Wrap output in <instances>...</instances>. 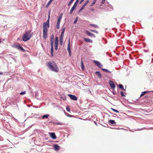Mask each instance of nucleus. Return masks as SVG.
<instances>
[{
	"mask_svg": "<svg viewBox=\"0 0 153 153\" xmlns=\"http://www.w3.org/2000/svg\"><path fill=\"white\" fill-rule=\"evenodd\" d=\"M95 4V3L94 2H93L90 5V6L92 7Z\"/></svg>",
	"mask_w": 153,
	"mask_h": 153,
	"instance_id": "nucleus-46",
	"label": "nucleus"
},
{
	"mask_svg": "<svg viewBox=\"0 0 153 153\" xmlns=\"http://www.w3.org/2000/svg\"><path fill=\"white\" fill-rule=\"evenodd\" d=\"M94 122L97 126V122H96L95 121H94Z\"/></svg>",
	"mask_w": 153,
	"mask_h": 153,
	"instance_id": "nucleus-60",
	"label": "nucleus"
},
{
	"mask_svg": "<svg viewBox=\"0 0 153 153\" xmlns=\"http://www.w3.org/2000/svg\"><path fill=\"white\" fill-rule=\"evenodd\" d=\"M54 35L52 34L50 37V40H54Z\"/></svg>",
	"mask_w": 153,
	"mask_h": 153,
	"instance_id": "nucleus-42",
	"label": "nucleus"
},
{
	"mask_svg": "<svg viewBox=\"0 0 153 153\" xmlns=\"http://www.w3.org/2000/svg\"><path fill=\"white\" fill-rule=\"evenodd\" d=\"M89 25L91 26H92L98 28H99V26L97 25L96 24H90Z\"/></svg>",
	"mask_w": 153,
	"mask_h": 153,
	"instance_id": "nucleus-23",
	"label": "nucleus"
},
{
	"mask_svg": "<svg viewBox=\"0 0 153 153\" xmlns=\"http://www.w3.org/2000/svg\"><path fill=\"white\" fill-rule=\"evenodd\" d=\"M112 94H113L114 95H116V93H115V92H114V91H113V92H112Z\"/></svg>",
	"mask_w": 153,
	"mask_h": 153,
	"instance_id": "nucleus-59",
	"label": "nucleus"
},
{
	"mask_svg": "<svg viewBox=\"0 0 153 153\" xmlns=\"http://www.w3.org/2000/svg\"><path fill=\"white\" fill-rule=\"evenodd\" d=\"M67 97L66 96L64 95L63 97H61V98L62 99V98H64L63 97H64V99H66V97Z\"/></svg>",
	"mask_w": 153,
	"mask_h": 153,
	"instance_id": "nucleus-52",
	"label": "nucleus"
},
{
	"mask_svg": "<svg viewBox=\"0 0 153 153\" xmlns=\"http://www.w3.org/2000/svg\"><path fill=\"white\" fill-rule=\"evenodd\" d=\"M54 43H59V38L58 37L56 36L55 37Z\"/></svg>",
	"mask_w": 153,
	"mask_h": 153,
	"instance_id": "nucleus-28",
	"label": "nucleus"
},
{
	"mask_svg": "<svg viewBox=\"0 0 153 153\" xmlns=\"http://www.w3.org/2000/svg\"><path fill=\"white\" fill-rule=\"evenodd\" d=\"M117 86L121 90L123 89L124 86L123 85L121 84H119L117 85Z\"/></svg>",
	"mask_w": 153,
	"mask_h": 153,
	"instance_id": "nucleus-29",
	"label": "nucleus"
},
{
	"mask_svg": "<svg viewBox=\"0 0 153 153\" xmlns=\"http://www.w3.org/2000/svg\"><path fill=\"white\" fill-rule=\"evenodd\" d=\"M85 34L88 36L93 37L94 38H95L96 37V36L94 34L90 32L88 30H85Z\"/></svg>",
	"mask_w": 153,
	"mask_h": 153,
	"instance_id": "nucleus-6",
	"label": "nucleus"
},
{
	"mask_svg": "<svg viewBox=\"0 0 153 153\" xmlns=\"http://www.w3.org/2000/svg\"><path fill=\"white\" fill-rule=\"evenodd\" d=\"M53 124H55L57 125H62L63 124L62 123H61V122H55L53 123Z\"/></svg>",
	"mask_w": 153,
	"mask_h": 153,
	"instance_id": "nucleus-39",
	"label": "nucleus"
},
{
	"mask_svg": "<svg viewBox=\"0 0 153 153\" xmlns=\"http://www.w3.org/2000/svg\"><path fill=\"white\" fill-rule=\"evenodd\" d=\"M29 37H28V38H29V40L32 37V35H31V34H29Z\"/></svg>",
	"mask_w": 153,
	"mask_h": 153,
	"instance_id": "nucleus-48",
	"label": "nucleus"
},
{
	"mask_svg": "<svg viewBox=\"0 0 153 153\" xmlns=\"http://www.w3.org/2000/svg\"><path fill=\"white\" fill-rule=\"evenodd\" d=\"M90 10L92 11H94V9L91 8H90Z\"/></svg>",
	"mask_w": 153,
	"mask_h": 153,
	"instance_id": "nucleus-55",
	"label": "nucleus"
},
{
	"mask_svg": "<svg viewBox=\"0 0 153 153\" xmlns=\"http://www.w3.org/2000/svg\"><path fill=\"white\" fill-rule=\"evenodd\" d=\"M146 74H147V75L148 76H151V75L150 73H147L146 72Z\"/></svg>",
	"mask_w": 153,
	"mask_h": 153,
	"instance_id": "nucleus-54",
	"label": "nucleus"
},
{
	"mask_svg": "<svg viewBox=\"0 0 153 153\" xmlns=\"http://www.w3.org/2000/svg\"><path fill=\"white\" fill-rule=\"evenodd\" d=\"M84 1V0H80L79 2V3L80 4H82V2Z\"/></svg>",
	"mask_w": 153,
	"mask_h": 153,
	"instance_id": "nucleus-56",
	"label": "nucleus"
},
{
	"mask_svg": "<svg viewBox=\"0 0 153 153\" xmlns=\"http://www.w3.org/2000/svg\"><path fill=\"white\" fill-rule=\"evenodd\" d=\"M69 53V56H71V52H68Z\"/></svg>",
	"mask_w": 153,
	"mask_h": 153,
	"instance_id": "nucleus-58",
	"label": "nucleus"
},
{
	"mask_svg": "<svg viewBox=\"0 0 153 153\" xmlns=\"http://www.w3.org/2000/svg\"><path fill=\"white\" fill-rule=\"evenodd\" d=\"M47 65L50 70L52 71L58 72L59 71V68L54 61L49 62Z\"/></svg>",
	"mask_w": 153,
	"mask_h": 153,
	"instance_id": "nucleus-2",
	"label": "nucleus"
},
{
	"mask_svg": "<svg viewBox=\"0 0 153 153\" xmlns=\"http://www.w3.org/2000/svg\"><path fill=\"white\" fill-rule=\"evenodd\" d=\"M50 137L52 139L55 140L56 139V137L54 132H49Z\"/></svg>",
	"mask_w": 153,
	"mask_h": 153,
	"instance_id": "nucleus-11",
	"label": "nucleus"
},
{
	"mask_svg": "<svg viewBox=\"0 0 153 153\" xmlns=\"http://www.w3.org/2000/svg\"><path fill=\"white\" fill-rule=\"evenodd\" d=\"M62 13H61L60 14L58 18L57 22H60L61 19L62 18Z\"/></svg>",
	"mask_w": 153,
	"mask_h": 153,
	"instance_id": "nucleus-20",
	"label": "nucleus"
},
{
	"mask_svg": "<svg viewBox=\"0 0 153 153\" xmlns=\"http://www.w3.org/2000/svg\"><path fill=\"white\" fill-rule=\"evenodd\" d=\"M9 74V73L6 72H0V75H3L4 76H6L8 75V74Z\"/></svg>",
	"mask_w": 153,
	"mask_h": 153,
	"instance_id": "nucleus-25",
	"label": "nucleus"
},
{
	"mask_svg": "<svg viewBox=\"0 0 153 153\" xmlns=\"http://www.w3.org/2000/svg\"><path fill=\"white\" fill-rule=\"evenodd\" d=\"M102 125L103 126L106 127H107L108 126V125L107 124L105 123H104L103 124H102Z\"/></svg>",
	"mask_w": 153,
	"mask_h": 153,
	"instance_id": "nucleus-44",
	"label": "nucleus"
},
{
	"mask_svg": "<svg viewBox=\"0 0 153 153\" xmlns=\"http://www.w3.org/2000/svg\"><path fill=\"white\" fill-rule=\"evenodd\" d=\"M77 21H78V17H76V18L75 19L74 21V24H76V23L77 22Z\"/></svg>",
	"mask_w": 153,
	"mask_h": 153,
	"instance_id": "nucleus-41",
	"label": "nucleus"
},
{
	"mask_svg": "<svg viewBox=\"0 0 153 153\" xmlns=\"http://www.w3.org/2000/svg\"><path fill=\"white\" fill-rule=\"evenodd\" d=\"M112 117H116V118H119V117H117V116H114V115H113V116H111Z\"/></svg>",
	"mask_w": 153,
	"mask_h": 153,
	"instance_id": "nucleus-61",
	"label": "nucleus"
},
{
	"mask_svg": "<svg viewBox=\"0 0 153 153\" xmlns=\"http://www.w3.org/2000/svg\"><path fill=\"white\" fill-rule=\"evenodd\" d=\"M13 119L14 120L16 121V122H19L18 120L16 119V118H15L14 117H13Z\"/></svg>",
	"mask_w": 153,
	"mask_h": 153,
	"instance_id": "nucleus-51",
	"label": "nucleus"
},
{
	"mask_svg": "<svg viewBox=\"0 0 153 153\" xmlns=\"http://www.w3.org/2000/svg\"><path fill=\"white\" fill-rule=\"evenodd\" d=\"M66 110L68 112H70V108L69 106H67L66 108Z\"/></svg>",
	"mask_w": 153,
	"mask_h": 153,
	"instance_id": "nucleus-38",
	"label": "nucleus"
},
{
	"mask_svg": "<svg viewBox=\"0 0 153 153\" xmlns=\"http://www.w3.org/2000/svg\"><path fill=\"white\" fill-rule=\"evenodd\" d=\"M53 149L55 151H58L60 149V146L57 144H54L53 145Z\"/></svg>",
	"mask_w": 153,
	"mask_h": 153,
	"instance_id": "nucleus-13",
	"label": "nucleus"
},
{
	"mask_svg": "<svg viewBox=\"0 0 153 153\" xmlns=\"http://www.w3.org/2000/svg\"><path fill=\"white\" fill-rule=\"evenodd\" d=\"M150 92H151V91H143L142 92L141 94L140 95V97H142L145 94H147L148 93H149Z\"/></svg>",
	"mask_w": 153,
	"mask_h": 153,
	"instance_id": "nucleus-19",
	"label": "nucleus"
},
{
	"mask_svg": "<svg viewBox=\"0 0 153 153\" xmlns=\"http://www.w3.org/2000/svg\"><path fill=\"white\" fill-rule=\"evenodd\" d=\"M49 24H47L45 22L43 23V30H48V28H49Z\"/></svg>",
	"mask_w": 153,
	"mask_h": 153,
	"instance_id": "nucleus-10",
	"label": "nucleus"
},
{
	"mask_svg": "<svg viewBox=\"0 0 153 153\" xmlns=\"http://www.w3.org/2000/svg\"><path fill=\"white\" fill-rule=\"evenodd\" d=\"M106 54L107 55H108L110 57H111V55H110L108 52H107L106 53Z\"/></svg>",
	"mask_w": 153,
	"mask_h": 153,
	"instance_id": "nucleus-50",
	"label": "nucleus"
},
{
	"mask_svg": "<svg viewBox=\"0 0 153 153\" xmlns=\"http://www.w3.org/2000/svg\"><path fill=\"white\" fill-rule=\"evenodd\" d=\"M68 42H69L68 45V47L67 48V50L68 51V52H71V50L70 48V39L68 40Z\"/></svg>",
	"mask_w": 153,
	"mask_h": 153,
	"instance_id": "nucleus-16",
	"label": "nucleus"
},
{
	"mask_svg": "<svg viewBox=\"0 0 153 153\" xmlns=\"http://www.w3.org/2000/svg\"><path fill=\"white\" fill-rule=\"evenodd\" d=\"M26 93V92L25 91H22L19 93V94L20 95H23L25 94Z\"/></svg>",
	"mask_w": 153,
	"mask_h": 153,
	"instance_id": "nucleus-37",
	"label": "nucleus"
},
{
	"mask_svg": "<svg viewBox=\"0 0 153 153\" xmlns=\"http://www.w3.org/2000/svg\"><path fill=\"white\" fill-rule=\"evenodd\" d=\"M31 30H29L28 31H27L25 33H27L28 34H30L31 33Z\"/></svg>",
	"mask_w": 153,
	"mask_h": 153,
	"instance_id": "nucleus-47",
	"label": "nucleus"
},
{
	"mask_svg": "<svg viewBox=\"0 0 153 153\" xmlns=\"http://www.w3.org/2000/svg\"><path fill=\"white\" fill-rule=\"evenodd\" d=\"M74 0H71L68 2V6H70L73 3Z\"/></svg>",
	"mask_w": 153,
	"mask_h": 153,
	"instance_id": "nucleus-36",
	"label": "nucleus"
},
{
	"mask_svg": "<svg viewBox=\"0 0 153 153\" xmlns=\"http://www.w3.org/2000/svg\"><path fill=\"white\" fill-rule=\"evenodd\" d=\"M63 36H60L59 43L61 45H62L63 44Z\"/></svg>",
	"mask_w": 153,
	"mask_h": 153,
	"instance_id": "nucleus-17",
	"label": "nucleus"
},
{
	"mask_svg": "<svg viewBox=\"0 0 153 153\" xmlns=\"http://www.w3.org/2000/svg\"><path fill=\"white\" fill-rule=\"evenodd\" d=\"M58 44L59 43H54L55 49L56 50H57L58 49Z\"/></svg>",
	"mask_w": 153,
	"mask_h": 153,
	"instance_id": "nucleus-32",
	"label": "nucleus"
},
{
	"mask_svg": "<svg viewBox=\"0 0 153 153\" xmlns=\"http://www.w3.org/2000/svg\"><path fill=\"white\" fill-rule=\"evenodd\" d=\"M60 22H57L56 24V28L57 29H59V26H60Z\"/></svg>",
	"mask_w": 153,
	"mask_h": 153,
	"instance_id": "nucleus-30",
	"label": "nucleus"
},
{
	"mask_svg": "<svg viewBox=\"0 0 153 153\" xmlns=\"http://www.w3.org/2000/svg\"><path fill=\"white\" fill-rule=\"evenodd\" d=\"M28 36L29 34L27 33H25L22 37V41L24 42H26L29 40Z\"/></svg>",
	"mask_w": 153,
	"mask_h": 153,
	"instance_id": "nucleus-5",
	"label": "nucleus"
},
{
	"mask_svg": "<svg viewBox=\"0 0 153 153\" xmlns=\"http://www.w3.org/2000/svg\"><path fill=\"white\" fill-rule=\"evenodd\" d=\"M72 13H73V12H72L71 11H70V12H69V14H71Z\"/></svg>",
	"mask_w": 153,
	"mask_h": 153,
	"instance_id": "nucleus-63",
	"label": "nucleus"
},
{
	"mask_svg": "<svg viewBox=\"0 0 153 153\" xmlns=\"http://www.w3.org/2000/svg\"><path fill=\"white\" fill-rule=\"evenodd\" d=\"M109 112L111 114H113V115H116V116H117V114H114V113H112V112Z\"/></svg>",
	"mask_w": 153,
	"mask_h": 153,
	"instance_id": "nucleus-57",
	"label": "nucleus"
},
{
	"mask_svg": "<svg viewBox=\"0 0 153 153\" xmlns=\"http://www.w3.org/2000/svg\"><path fill=\"white\" fill-rule=\"evenodd\" d=\"M79 0H76L75 2H74V4H77V5Z\"/></svg>",
	"mask_w": 153,
	"mask_h": 153,
	"instance_id": "nucleus-45",
	"label": "nucleus"
},
{
	"mask_svg": "<svg viewBox=\"0 0 153 153\" xmlns=\"http://www.w3.org/2000/svg\"><path fill=\"white\" fill-rule=\"evenodd\" d=\"M50 17H49V15H48V20H47L46 22H45L46 23H47V24H49V21H50Z\"/></svg>",
	"mask_w": 153,
	"mask_h": 153,
	"instance_id": "nucleus-40",
	"label": "nucleus"
},
{
	"mask_svg": "<svg viewBox=\"0 0 153 153\" xmlns=\"http://www.w3.org/2000/svg\"><path fill=\"white\" fill-rule=\"evenodd\" d=\"M81 68L82 70H84V65L82 59H81Z\"/></svg>",
	"mask_w": 153,
	"mask_h": 153,
	"instance_id": "nucleus-22",
	"label": "nucleus"
},
{
	"mask_svg": "<svg viewBox=\"0 0 153 153\" xmlns=\"http://www.w3.org/2000/svg\"><path fill=\"white\" fill-rule=\"evenodd\" d=\"M77 4H74V5H73V6L71 8L72 9H73L74 10L76 8V7H77Z\"/></svg>",
	"mask_w": 153,
	"mask_h": 153,
	"instance_id": "nucleus-35",
	"label": "nucleus"
},
{
	"mask_svg": "<svg viewBox=\"0 0 153 153\" xmlns=\"http://www.w3.org/2000/svg\"><path fill=\"white\" fill-rule=\"evenodd\" d=\"M83 39L85 42H90V43H92L93 42V41L91 40V39H89L88 38H87L85 37H83Z\"/></svg>",
	"mask_w": 153,
	"mask_h": 153,
	"instance_id": "nucleus-15",
	"label": "nucleus"
},
{
	"mask_svg": "<svg viewBox=\"0 0 153 153\" xmlns=\"http://www.w3.org/2000/svg\"><path fill=\"white\" fill-rule=\"evenodd\" d=\"M53 1L52 0H50L48 3H47V4L46 5L45 7V8H47L51 4V2Z\"/></svg>",
	"mask_w": 153,
	"mask_h": 153,
	"instance_id": "nucleus-24",
	"label": "nucleus"
},
{
	"mask_svg": "<svg viewBox=\"0 0 153 153\" xmlns=\"http://www.w3.org/2000/svg\"><path fill=\"white\" fill-rule=\"evenodd\" d=\"M111 109L114 112H116L117 113H119V111L116 109H114V108H111Z\"/></svg>",
	"mask_w": 153,
	"mask_h": 153,
	"instance_id": "nucleus-34",
	"label": "nucleus"
},
{
	"mask_svg": "<svg viewBox=\"0 0 153 153\" xmlns=\"http://www.w3.org/2000/svg\"><path fill=\"white\" fill-rule=\"evenodd\" d=\"M49 116L50 115L49 114H46L45 115H44L42 116V119H47L48 118Z\"/></svg>",
	"mask_w": 153,
	"mask_h": 153,
	"instance_id": "nucleus-21",
	"label": "nucleus"
},
{
	"mask_svg": "<svg viewBox=\"0 0 153 153\" xmlns=\"http://www.w3.org/2000/svg\"><path fill=\"white\" fill-rule=\"evenodd\" d=\"M89 0H87L86 1L85 3L84 4L82 7H81V8L78 11V13H79L80 12L83 10L84 8H85V6L89 3Z\"/></svg>",
	"mask_w": 153,
	"mask_h": 153,
	"instance_id": "nucleus-7",
	"label": "nucleus"
},
{
	"mask_svg": "<svg viewBox=\"0 0 153 153\" xmlns=\"http://www.w3.org/2000/svg\"><path fill=\"white\" fill-rule=\"evenodd\" d=\"M48 30H43V38L44 39H46L48 36Z\"/></svg>",
	"mask_w": 153,
	"mask_h": 153,
	"instance_id": "nucleus-12",
	"label": "nucleus"
},
{
	"mask_svg": "<svg viewBox=\"0 0 153 153\" xmlns=\"http://www.w3.org/2000/svg\"><path fill=\"white\" fill-rule=\"evenodd\" d=\"M51 44V57L53 56V45H54V40H50Z\"/></svg>",
	"mask_w": 153,
	"mask_h": 153,
	"instance_id": "nucleus-4",
	"label": "nucleus"
},
{
	"mask_svg": "<svg viewBox=\"0 0 153 153\" xmlns=\"http://www.w3.org/2000/svg\"><path fill=\"white\" fill-rule=\"evenodd\" d=\"M105 0H102V1L101 2V3L102 4H104L105 2Z\"/></svg>",
	"mask_w": 153,
	"mask_h": 153,
	"instance_id": "nucleus-49",
	"label": "nucleus"
},
{
	"mask_svg": "<svg viewBox=\"0 0 153 153\" xmlns=\"http://www.w3.org/2000/svg\"><path fill=\"white\" fill-rule=\"evenodd\" d=\"M68 96L70 98L73 100L76 101L77 100V97L75 95L70 94H68Z\"/></svg>",
	"mask_w": 153,
	"mask_h": 153,
	"instance_id": "nucleus-9",
	"label": "nucleus"
},
{
	"mask_svg": "<svg viewBox=\"0 0 153 153\" xmlns=\"http://www.w3.org/2000/svg\"><path fill=\"white\" fill-rule=\"evenodd\" d=\"M64 112L65 113V114L66 115V116H67V117H74V116L73 115H70V114H66V113H65V111L64 110Z\"/></svg>",
	"mask_w": 153,
	"mask_h": 153,
	"instance_id": "nucleus-33",
	"label": "nucleus"
},
{
	"mask_svg": "<svg viewBox=\"0 0 153 153\" xmlns=\"http://www.w3.org/2000/svg\"><path fill=\"white\" fill-rule=\"evenodd\" d=\"M33 107L35 108H38V106H34Z\"/></svg>",
	"mask_w": 153,
	"mask_h": 153,
	"instance_id": "nucleus-64",
	"label": "nucleus"
},
{
	"mask_svg": "<svg viewBox=\"0 0 153 153\" xmlns=\"http://www.w3.org/2000/svg\"><path fill=\"white\" fill-rule=\"evenodd\" d=\"M62 27V29L61 30V34L60 35V36L64 37V35L65 30V27H64V25H63Z\"/></svg>",
	"mask_w": 153,
	"mask_h": 153,
	"instance_id": "nucleus-14",
	"label": "nucleus"
},
{
	"mask_svg": "<svg viewBox=\"0 0 153 153\" xmlns=\"http://www.w3.org/2000/svg\"><path fill=\"white\" fill-rule=\"evenodd\" d=\"M74 10L73 9H72L71 8V10H70V11H72V12H73V11Z\"/></svg>",
	"mask_w": 153,
	"mask_h": 153,
	"instance_id": "nucleus-62",
	"label": "nucleus"
},
{
	"mask_svg": "<svg viewBox=\"0 0 153 153\" xmlns=\"http://www.w3.org/2000/svg\"><path fill=\"white\" fill-rule=\"evenodd\" d=\"M93 62L96 66L98 67L99 68H101V70L103 71L106 73H110L109 75L110 76H111L114 75L112 71H111L107 69L102 68V67H103V65L99 61L96 60H94Z\"/></svg>",
	"mask_w": 153,
	"mask_h": 153,
	"instance_id": "nucleus-1",
	"label": "nucleus"
},
{
	"mask_svg": "<svg viewBox=\"0 0 153 153\" xmlns=\"http://www.w3.org/2000/svg\"><path fill=\"white\" fill-rule=\"evenodd\" d=\"M140 128V129H139V128H138L137 129V130H136V131H139V130H142L143 129V128Z\"/></svg>",
	"mask_w": 153,
	"mask_h": 153,
	"instance_id": "nucleus-53",
	"label": "nucleus"
},
{
	"mask_svg": "<svg viewBox=\"0 0 153 153\" xmlns=\"http://www.w3.org/2000/svg\"><path fill=\"white\" fill-rule=\"evenodd\" d=\"M89 30L91 32H93L94 33H96L97 34L98 33V32L97 30H93L92 29H90Z\"/></svg>",
	"mask_w": 153,
	"mask_h": 153,
	"instance_id": "nucleus-31",
	"label": "nucleus"
},
{
	"mask_svg": "<svg viewBox=\"0 0 153 153\" xmlns=\"http://www.w3.org/2000/svg\"><path fill=\"white\" fill-rule=\"evenodd\" d=\"M108 123L111 125H113L116 124V123L115 122L114 120H110L108 121Z\"/></svg>",
	"mask_w": 153,
	"mask_h": 153,
	"instance_id": "nucleus-18",
	"label": "nucleus"
},
{
	"mask_svg": "<svg viewBox=\"0 0 153 153\" xmlns=\"http://www.w3.org/2000/svg\"><path fill=\"white\" fill-rule=\"evenodd\" d=\"M12 47L16 48L19 50L22 51L23 52H25L26 50L23 48L22 46L19 43L14 44L12 45Z\"/></svg>",
	"mask_w": 153,
	"mask_h": 153,
	"instance_id": "nucleus-3",
	"label": "nucleus"
},
{
	"mask_svg": "<svg viewBox=\"0 0 153 153\" xmlns=\"http://www.w3.org/2000/svg\"><path fill=\"white\" fill-rule=\"evenodd\" d=\"M95 74L98 76H102L101 74L99 71H97L95 72Z\"/></svg>",
	"mask_w": 153,
	"mask_h": 153,
	"instance_id": "nucleus-26",
	"label": "nucleus"
},
{
	"mask_svg": "<svg viewBox=\"0 0 153 153\" xmlns=\"http://www.w3.org/2000/svg\"><path fill=\"white\" fill-rule=\"evenodd\" d=\"M120 94L122 97H125L126 96L124 94V93L122 91L120 92Z\"/></svg>",
	"mask_w": 153,
	"mask_h": 153,
	"instance_id": "nucleus-43",
	"label": "nucleus"
},
{
	"mask_svg": "<svg viewBox=\"0 0 153 153\" xmlns=\"http://www.w3.org/2000/svg\"><path fill=\"white\" fill-rule=\"evenodd\" d=\"M35 96L36 97V98L37 99H40V98H39L38 97V96L39 95V94L38 93V91H36L35 92Z\"/></svg>",
	"mask_w": 153,
	"mask_h": 153,
	"instance_id": "nucleus-27",
	"label": "nucleus"
},
{
	"mask_svg": "<svg viewBox=\"0 0 153 153\" xmlns=\"http://www.w3.org/2000/svg\"><path fill=\"white\" fill-rule=\"evenodd\" d=\"M108 83L111 87L112 89H114L115 88H116V85L113 81L110 80H109L108 81Z\"/></svg>",
	"mask_w": 153,
	"mask_h": 153,
	"instance_id": "nucleus-8",
	"label": "nucleus"
}]
</instances>
